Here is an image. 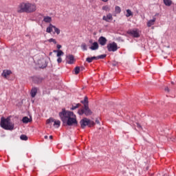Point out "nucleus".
Here are the masks:
<instances>
[{"label": "nucleus", "instance_id": "nucleus-25", "mask_svg": "<svg viewBox=\"0 0 176 176\" xmlns=\"http://www.w3.org/2000/svg\"><path fill=\"white\" fill-rule=\"evenodd\" d=\"M81 104L80 103L76 104V106H72V108L70 109L71 111H75V109H77V108H79V107H80Z\"/></svg>", "mask_w": 176, "mask_h": 176}, {"label": "nucleus", "instance_id": "nucleus-10", "mask_svg": "<svg viewBox=\"0 0 176 176\" xmlns=\"http://www.w3.org/2000/svg\"><path fill=\"white\" fill-rule=\"evenodd\" d=\"M10 75H12V71L8 69L3 70V73L1 74V76L5 78V79H8V76Z\"/></svg>", "mask_w": 176, "mask_h": 176}, {"label": "nucleus", "instance_id": "nucleus-27", "mask_svg": "<svg viewBox=\"0 0 176 176\" xmlns=\"http://www.w3.org/2000/svg\"><path fill=\"white\" fill-rule=\"evenodd\" d=\"M105 57H107V54H102L96 56V60L104 59Z\"/></svg>", "mask_w": 176, "mask_h": 176}, {"label": "nucleus", "instance_id": "nucleus-9", "mask_svg": "<svg viewBox=\"0 0 176 176\" xmlns=\"http://www.w3.org/2000/svg\"><path fill=\"white\" fill-rule=\"evenodd\" d=\"M84 113L85 115H86V116H89L90 115H91V113H93L91 112V110H90V109L89 108V106H87V104H85V106H84Z\"/></svg>", "mask_w": 176, "mask_h": 176}, {"label": "nucleus", "instance_id": "nucleus-42", "mask_svg": "<svg viewBox=\"0 0 176 176\" xmlns=\"http://www.w3.org/2000/svg\"><path fill=\"white\" fill-rule=\"evenodd\" d=\"M44 138H45V140H47V138H49V137L47 135H45Z\"/></svg>", "mask_w": 176, "mask_h": 176}, {"label": "nucleus", "instance_id": "nucleus-1", "mask_svg": "<svg viewBox=\"0 0 176 176\" xmlns=\"http://www.w3.org/2000/svg\"><path fill=\"white\" fill-rule=\"evenodd\" d=\"M59 118H60L63 123H66L67 126H78L76 116L72 111L63 109L62 111L59 112Z\"/></svg>", "mask_w": 176, "mask_h": 176}, {"label": "nucleus", "instance_id": "nucleus-32", "mask_svg": "<svg viewBox=\"0 0 176 176\" xmlns=\"http://www.w3.org/2000/svg\"><path fill=\"white\" fill-rule=\"evenodd\" d=\"M81 48H82L84 51L87 50V45H86V43H83L81 45Z\"/></svg>", "mask_w": 176, "mask_h": 176}, {"label": "nucleus", "instance_id": "nucleus-36", "mask_svg": "<svg viewBox=\"0 0 176 176\" xmlns=\"http://www.w3.org/2000/svg\"><path fill=\"white\" fill-rule=\"evenodd\" d=\"M34 80H37L36 81V83H41V82H42V78H36Z\"/></svg>", "mask_w": 176, "mask_h": 176}, {"label": "nucleus", "instance_id": "nucleus-41", "mask_svg": "<svg viewBox=\"0 0 176 176\" xmlns=\"http://www.w3.org/2000/svg\"><path fill=\"white\" fill-rule=\"evenodd\" d=\"M165 91H170V89H168V87L165 88Z\"/></svg>", "mask_w": 176, "mask_h": 176}, {"label": "nucleus", "instance_id": "nucleus-17", "mask_svg": "<svg viewBox=\"0 0 176 176\" xmlns=\"http://www.w3.org/2000/svg\"><path fill=\"white\" fill-rule=\"evenodd\" d=\"M94 60H97L96 56H92V57H88L86 58V61L87 63H93V61H94Z\"/></svg>", "mask_w": 176, "mask_h": 176}, {"label": "nucleus", "instance_id": "nucleus-19", "mask_svg": "<svg viewBox=\"0 0 176 176\" xmlns=\"http://www.w3.org/2000/svg\"><path fill=\"white\" fill-rule=\"evenodd\" d=\"M81 104H83L84 107H85L86 104L89 106V98L87 96H85L84 100H81Z\"/></svg>", "mask_w": 176, "mask_h": 176}, {"label": "nucleus", "instance_id": "nucleus-34", "mask_svg": "<svg viewBox=\"0 0 176 176\" xmlns=\"http://www.w3.org/2000/svg\"><path fill=\"white\" fill-rule=\"evenodd\" d=\"M78 113L80 115H83V113H85V110L83 109H80V110H78Z\"/></svg>", "mask_w": 176, "mask_h": 176}, {"label": "nucleus", "instance_id": "nucleus-2", "mask_svg": "<svg viewBox=\"0 0 176 176\" xmlns=\"http://www.w3.org/2000/svg\"><path fill=\"white\" fill-rule=\"evenodd\" d=\"M36 11V4L28 1L19 3L16 8L17 13H34Z\"/></svg>", "mask_w": 176, "mask_h": 176}, {"label": "nucleus", "instance_id": "nucleus-22", "mask_svg": "<svg viewBox=\"0 0 176 176\" xmlns=\"http://www.w3.org/2000/svg\"><path fill=\"white\" fill-rule=\"evenodd\" d=\"M163 1L166 6H171V5H173V1L171 0H163Z\"/></svg>", "mask_w": 176, "mask_h": 176}, {"label": "nucleus", "instance_id": "nucleus-14", "mask_svg": "<svg viewBox=\"0 0 176 176\" xmlns=\"http://www.w3.org/2000/svg\"><path fill=\"white\" fill-rule=\"evenodd\" d=\"M155 21H156V18L153 17V19H151L147 22V26L152 27V25H155Z\"/></svg>", "mask_w": 176, "mask_h": 176}, {"label": "nucleus", "instance_id": "nucleus-37", "mask_svg": "<svg viewBox=\"0 0 176 176\" xmlns=\"http://www.w3.org/2000/svg\"><path fill=\"white\" fill-rule=\"evenodd\" d=\"M39 67L40 68H46V64H45L44 65H40Z\"/></svg>", "mask_w": 176, "mask_h": 176}, {"label": "nucleus", "instance_id": "nucleus-33", "mask_svg": "<svg viewBox=\"0 0 176 176\" xmlns=\"http://www.w3.org/2000/svg\"><path fill=\"white\" fill-rule=\"evenodd\" d=\"M48 42H50V43H52V42L54 43V45H56L57 43V41H56V39H54V38H50L48 40Z\"/></svg>", "mask_w": 176, "mask_h": 176}, {"label": "nucleus", "instance_id": "nucleus-31", "mask_svg": "<svg viewBox=\"0 0 176 176\" xmlns=\"http://www.w3.org/2000/svg\"><path fill=\"white\" fill-rule=\"evenodd\" d=\"M20 138L23 141H27V140H28V137H27V135H21Z\"/></svg>", "mask_w": 176, "mask_h": 176}, {"label": "nucleus", "instance_id": "nucleus-7", "mask_svg": "<svg viewBox=\"0 0 176 176\" xmlns=\"http://www.w3.org/2000/svg\"><path fill=\"white\" fill-rule=\"evenodd\" d=\"M107 49L109 52H116L118 50V44L113 42V43H109L107 45Z\"/></svg>", "mask_w": 176, "mask_h": 176}, {"label": "nucleus", "instance_id": "nucleus-24", "mask_svg": "<svg viewBox=\"0 0 176 176\" xmlns=\"http://www.w3.org/2000/svg\"><path fill=\"white\" fill-rule=\"evenodd\" d=\"M115 12L117 14H119L120 12H122V9L119 6H116L115 7Z\"/></svg>", "mask_w": 176, "mask_h": 176}, {"label": "nucleus", "instance_id": "nucleus-5", "mask_svg": "<svg viewBox=\"0 0 176 176\" xmlns=\"http://www.w3.org/2000/svg\"><path fill=\"white\" fill-rule=\"evenodd\" d=\"M46 123H47V124H52V123H54L53 126L56 129H58V127H60V126L61 124V122L60 120H55L53 118H50L48 120H47Z\"/></svg>", "mask_w": 176, "mask_h": 176}, {"label": "nucleus", "instance_id": "nucleus-38", "mask_svg": "<svg viewBox=\"0 0 176 176\" xmlns=\"http://www.w3.org/2000/svg\"><path fill=\"white\" fill-rule=\"evenodd\" d=\"M137 124V127H138V129H141V125L139 123H136Z\"/></svg>", "mask_w": 176, "mask_h": 176}, {"label": "nucleus", "instance_id": "nucleus-39", "mask_svg": "<svg viewBox=\"0 0 176 176\" xmlns=\"http://www.w3.org/2000/svg\"><path fill=\"white\" fill-rule=\"evenodd\" d=\"M56 47L57 49L60 50L61 48V45H57Z\"/></svg>", "mask_w": 176, "mask_h": 176}, {"label": "nucleus", "instance_id": "nucleus-8", "mask_svg": "<svg viewBox=\"0 0 176 176\" xmlns=\"http://www.w3.org/2000/svg\"><path fill=\"white\" fill-rule=\"evenodd\" d=\"M102 20H104V21H107V23H110L111 21H112L113 20V17L112 16V14L109 13L106 16L105 15L103 16Z\"/></svg>", "mask_w": 176, "mask_h": 176}, {"label": "nucleus", "instance_id": "nucleus-12", "mask_svg": "<svg viewBox=\"0 0 176 176\" xmlns=\"http://www.w3.org/2000/svg\"><path fill=\"white\" fill-rule=\"evenodd\" d=\"M74 55H69L67 56V64H72L74 63Z\"/></svg>", "mask_w": 176, "mask_h": 176}, {"label": "nucleus", "instance_id": "nucleus-40", "mask_svg": "<svg viewBox=\"0 0 176 176\" xmlns=\"http://www.w3.org/2000/svg\"><path fill=\"white\" fill-rule=\"evenodd\" d=\"M96 123H97V124H100V120H98V119L96 120Z\"/></svg>", "mask_w": 176, "mask_h": 176}, {"label": "nucleus", "instance_id": "nucleus-3", "mask_svg": "<svg viewBox=\"0 0 176 176\" xmlns=\"http://www.w3.org/2000/svg\"><path fill=\"white\" fill-rule=\"evenodd\" d=\"M0 126L4 130H13L14 129V123L10 120V117L5 118H1Z\"/></svg>", "mask_w": 176, "mask_h": 176}, {"label": "nucleus", "instance_id": "nucleus-43", "mask_svg": "<svg viewBox=\"0 0 176 176\" xmlns=\"http://www.w3.org/2000/svg\"><path fill=\"white\" fill-rule=\"evenodd\" d=\"M50 140H53V135H50Z\"/></svg>", "mask_w": 176, "mask_h": 176}, {"label": "nucleus", "instance_id": "nucleus-28", "mask_svg": "<svg viewBox=\"0 0 176 176\" xmlns=\"http://www.w3.org/2000/svg\"><path fill=\"white\" fill-rule=\"evenodd\" d=\"M130 16H133V12H131V10H126V17H130Z\"/></svg>", "mask_w": 176, "mask_h": 176}, {"label": "nucleus", "instance_id": "nucleus-35", "mask_svg": "<svg viewBox=\"0 0 176 176\" xmlns=\"http://www.w3.org/2000/svg\"><path fill=\"white\" fill-rule=\"evenodd\" d=\"M57 63H58V64L63 63V58H62L60 56H59V57L58 58V59H57Z\"/></svg>", "mask_w": 176, "mask_h": 176}, {"label": "nucleus", "instance_id": "nucleus-18", "mask_svg": "<svg viewBox=\"0 0 176 176\" xmlns=\"http://www.w3.org/2000/svg\"><path fill=\"white\" fill-rule=\"evenodd\" d=\"M81 104H83L84 107H85L86 104L89 106V98L87 96H85L84 100H81Z\"/></svg>", "mask_w": 176, "mask_h": 176}, {"label": "nucleus", "instance_id": "nucleus-44", "mask_svg": "<svg viewBox=\"0 0 176 176\" xmlns=\"http://www.w3.org/2000/svg\"><path fill=\"white\" fill-rule=\"evenodd\" d=\"M102 2H108V0H101Z\"/></svg>", "mask_w": 176, "mask_h": 176}, {"label": "nucleus", "instance_id": "nucleus-15", "mask_svg": "<svg viewBox=\"0 0 176 176\" xmlns=\"http://www.w3.org/2000/svg\"><path fill=\"white\" fill-rule=\"evenodd\" d=\"M22 122L23 123H30V122H32V118H29L28 117L25 116L23 117L22 119Z\"/></svg>", "mask_w": 176, "mask_h": 176}, {"label": "nucleus", "instance_id": "nucleus-16", "mask_svg": "<svg viewBox=\"0 0 176 176\" xmlns=\"http://www.w3.org/2000/svg\"><path fill=\"white\" fill-rule=\"evenodd\" d=\"M53 28H54V25L50 24L49 27L46 29V32L50 34V32H53Z\"/></svg>", "mask_w": 176, "mask_h": 176}, {"label": "nucleus", "instance_id": "nucleus-6", "mask_svg": "<svg viewBox=\"0 0 176 176\" xmlns=\"http://www.w3.org/2000/svg\"><path fill=\"white\" fill-rule=\"evenodd\" d=\"M127 34L133 36V38H140V30L138 29L129 30Z\"/></svg>", "mask_w": 176, "mask_h": 176}, {"label": "nucleus", "instance_id": "nucleus-21", "mask_svg": "<svg viewBox=\"0 0 176 176\" xmlns=\"http://www.w3.org/2000/svg\"><path fill=\"white\" fill-rule=\"evenodd\" d=\"M36 93H38V89L36 88H32L31 91V96L32 98L35 97L36 96Z\"/></svg>", "mask_w": 176, "mask_h": 176}, {"label": "nucleus", "instance_id": "nucleus-11", "mask_svg": "<svg viewBox=\"0 0 176 176\" xmlns=\"http://www.w3.org/2000/svg\"><path fill=\"white\" fill-rule=\"evenodd\" d=\"M107 40L105 37L104 36H100L98 39V43L101 46H105L107 45Z\"/></svg>", "mask_w": 176, "mask_h": 176}, {"label": "nucleus", "instance_id": "nucleus-13", "mask_svg": "<svg viewBox=\"0 0 176 176\" xmlns=\"http://www.w3.org/2000/svg\"><path fill=\"white\" fill-rule=\"evenodd\" d=\"M98 43L94 42L93 43L92 45L89 47V49H91V50H98Z\"/></svg>", "mask_w": 176, "mask_h": 176}, {"label": "nucleus", "instance_id": "nucleus-46", "mask_svg": "<svg viewBox=\"0 0 176 176\" xmlns=\"http://www.w3.org/2000/svg\"><path fill=\"white\" fill-rule=\"evenodd\" d=\"M92 42H93V41H92L91 40L89 41V43H92Z\"/></svg>", "mask_w": 176, "mask_h": 176}, {"label": "nucleus", "instance_id": "nucleus-23", "mask_svg": "<svg viewBox=\"0 0 176 176\" xmlns=\"http://www.w3.org/2000/svg\"><path fill=\"white\" fill-rule=\"evenodd\" d=\"M43 21L45 23H52V17H50V16H44Z\"/></svg>", "mask_w": 176, "mask_h": 176}, {"label": "nucleus", "instance_id": "nucleus-26", "mask_svg": "<svg viewBox=\"0 0 176 176\" xmlns=\"http://www.w3.org/2000/svg\"><path fill=\"white\" fill-rule=\"evenodd\" d=\"M74 72H75V75H78V74H79V72H80V67H76L74 68Z\"/></svg>", "mask_w": 176, "mask_h": 176}, {"label": "nucleus", "instance_id": "nucleus-29", "mask_svg": "<svg viewBox=\"0 0 176 176\" xmlns=\"http://www.w3.org/2000/svg\"><path fill=\"white\" fill-rule=\"evenodd\" d=\"M102 10H105V12H109L111 10V8L108 6H104L102 7Z\"/></svg>", "mask_w": 176, "mask_h": 176}, {"label": "nucleus", "instance_id": "nucleus-4", "mask_svg": "<svg viewBox=\"0 0 176 176\" xmlns=\"http://www.w3.org/2000/svg\"><path fill=\"white\" fill-rule=\"evenodd\" d=\"M80 124L82 129H85L86 126H89V127H93V126L96 124V123H94V121H91L86 118L81 120Z\"/></svg>", "mask_w": 176, "mask_h": 176}, {"label": "nucleus", "instance_id": "nucleus-30", "mask_svg": "<svg viewBox=\"0 0 176 176\" xmlns=\"http://www.w3.org/2000/svg\"><path fill=\"white\" fill-rule=\"evenodd\" d=\"M54 32H56L57 35H60V29H58V28L54 25Z\"/></svg>", "mask_w": 176, "mask_h": 176}, {"label": "nucleus", "instance_id": "nucleus-45", "mask_svg": "<svg viewBox=\"0 0 176 176\" xmlns=\"http://www.w3.org/2000/svg\"><path fill=\"white\" fill-rule=\"evenodd\" d=\"M80 69V71H83V69H84L83 67H82Z\"/></svg>", "mask_w": 176, "mask_h": 176}, {"label": "nucleus", "instance_id": "nucleus-20", "mask_svg": "<svg viewBox=\"0 0 176 176\" xmlns=\"http://www.w3.org/2000/svg\"><path fill=\"white\" fill-rule=\"evenodd\" d=\"M54 53H57L56 56L58 57H61V56H64V52L62 50H54Z\"/></svg>", "mask_w": 176, "mask_h": 176}]
</instances>
